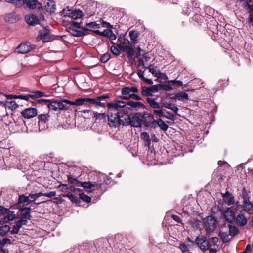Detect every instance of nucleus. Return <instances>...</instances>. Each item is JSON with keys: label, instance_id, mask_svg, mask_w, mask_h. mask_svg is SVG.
Here are the masks:
<instances>
[{"label": "nucleus", "instance_id": "24", "mask_svg": "<svg viewBox=\"0 0 253 253\" xmlns=\"http://www.w3.org/2000/svg\"><path fill=\"white\" fill-rule=\"evenodd\" d=\"M4 106L11 110H14L18 108V105L15 101H9L5 102L4 103Z\"/></svg>", "mask_w": 253, "mask_h": 253}, {"label": "nucleus", "instance_id": "54", "mask_svg": "<svg viewBox=\"0 0 253 253\" xmlns=\"http://www.w3.org/2000/svg\"><path fill=\"white\" fill-rule=\"evenodd\" d=\"M130 39L133 42H135L137 38V34L135 31H131L129 33Z\"/></svg>", "mask_w": 253, "mask_h": 253}, {"label": "nucleus", "instance_id": "15", "mask_svg": "<svg viewBox=\"0 0 253 253\" xmlns=\"http://www.w3.org/2000/svg\"><path fill=\"white\" fill-rule=\"evenodd\" d=\"M103 184L102 183H97L96 182H80V186L84 187V188L87 189L86 191L88 192H92L91 190H90L91 187H96L97 188H102Z\"/></svg>", "mask_w": 253, "mask_h": 253}, {"label": "nucleus", "instance_id": "60", "mask_svg": "<svg viewBox=\"0 0 253 253\" xmlns=\"http://www.w3.org/2000/svg\"><path fill=\"white\" fill-rule=\"evenodd\" d=\"M27 222V220L26 219L21 218V219L18 220L16 224H17L20 228L23 225H26Z\"/></svg>", "mask_w": 253, "mask_h": 253}, {"label": "nucleus", "instance_id": "49", "mask_svg": "<svg viewBox=\"0 0 253 253\" xmlns=\"http://www.w3.org/2000/svg\"><path fill=\"white\" fill-rule=\"evenodd\" d=\"M119 39H123V42L120 43V48L123 51L124 49H125V45H129V42L128 40H126L124 37H120Z\"/></svg>", "mask_w": 253, "mask_h": 253}, {"label": "nucleus", "instance_id": "43", "mask_svg": "<svg viewBox=\"0 0 253 253\" xmlns=\"http://www.w3.org/2000/svg\"><path fill=\"white\" fill-rule=\"evenodd\" d=\"M69 31L73 36L76 37H82L84 35V32L73 28H69Z\"/></svg>", "mask_w": 253, "mask_h": 253}, {"label": "nucleus", "instance_id": "27", "mask_svg": "<svg viewBox=\"0 0 253 253\" xmlns=\"http://www.w3.org/2000/svg\"><path fill=\"white\" fill-rule=\"evenodd\" d=\"M102 36L107 37L112 40H114L116 39V36L113 33L112 30L109 29L104 30L102 32Z\"/></svg>", "mask_w": 253, "mask_h": 253}, {"label": "nucleus", "instance_id": "45", "mask_svg": "<svg viewBox=\"0 0 253 253\" xmlns=\"http://www.w3.org/2000/svg\"><path fill=\"white\" fill-rule=\"evenodd\" d=\"M68 181L69 183L76 186H79L80 183L77 178H73L71 175L68 176Z\"/></svg>", "mask_w": 253, "mask_h": 253}, {"label": "nucleus", "instance_id": "35", "mask_svg": "<svg viewBox=\"0 0 253 253\" xmlns=\"http://www.w3.org/2000/svg\"><path fill=\"white\" fill-rule=\"evenodd\" d=\"M24 3L31 9H34L37 4V0H24Z\"/></svg>", "mask_w": 253, "mask_h": 253}, {"label": "nucleus", "instance_id": "30", "mask_svg": "<svg viewBox=\"0 0 253 253\" xmlns=\"http://www.w3.org/2000/svg\"><path fill=\"white\" fill-rule=\"evenodd\" d=\"M229 235L231 236H235L239 233V230L237 227L231 224H229Z\"/></svg>", "mask_w": 253, "mask_h": 253}, {"label": "nucleus", "instance_id": "44", "mask_svg": "<svg viewBox=\"0 0 253 253\" xmlns=\"http://www.w3.org/2000/svg\"><path fill=\"white\" fill-rule=\"evenodd\" d=\"M189 224L191 227L195 229H197L199 226V221L198 220L192 219L189 221Z\"/></svg>", "mask_w": 253, "mask_h": 253}, {"label": "nucleus", "instance_id": "10", "mask_svg": "<svg viewBox=\"0 0 253 253\" xmlns=\"http://www.w3.org/2000/svg\"><path fill=\"white\" fill-rule=\"evenodd\" d=\"M158 89L156 85L150 87L143 86L141 88V94L144 96L151 97L153 93L158 92Z\"/></svg>", "mask_w": 253, "mask_h": 253}, {"label": "nucleus", "instance_id": "57", "mask_svg": "<svg viewBox=\"0 0 253 253\" xmlns=\"http://www.w3.org/2000/svg\"><path fill=\"white\" fill-rule=\"evenodd\" d=\"M10 210L9 209L5 208L3 207L0 206V214L1 215H6L7 213H8L10 212Z\"/></svg>", "mask_w": 253, "mask_h": 253}, {"label": "nucleus", "instance_id": "56", "mask_svg": "<svg viewBox=\"0 0 253 253\" xmlns=\"http://www.w3.org/2000/svg\"><path fill=\"white\" fill-rule=\"evenodd\" d=\"M111 51L115 55H119L121 53L120 50L115 46H111Z\"/></svg>", "mask_w": 253, "mask_h": 253}, {"label": "nucleus", "instance_id": "1", "mask_svg": "<svg viewBox=\"0 0 253 253\" xmlns=\"http://www.w3.org/2000/svg\"><path fill=\"white\" fill-rule=\"evenodd\" d=\"M125 113L122 111H108V124L110 127H116L120 125H123Z\"/></svg>", "mask_w": 253, "mask_h": 253}, {"label": "nucleus", "instance_id": "42", "mask_svg": "<svg viewBox=\"0 0 253 253\" xmlns=\"http://www.w3.org/2000/svg\"><path fill=\"white\" fill-rule=\"evenodd\" d=\"M149 72L151 73V74L154 76L156 77H160V73L159 72H157L155 68L153 65H150L148 67Z\"/></svg>", "mask_w": 253, "mask_h": 253}, {"label": "nucleus", "instance_id": "29", "mask_svg": "<svg viewBox=\"0 0 253 253\" xmlns=\"http://www.w3.org/2000/svg\"><path fill=\"white\" fill-rule=\"evenodd\" d=\"M155 122L163 131H166L168 129L169 126L166 124L161 119L159 118L155 120Z\"/></svg>", "mask_w": 253, "mask_h": 253}, {"label": "nucleus", "instance_id": "61", "mask_svg": "<svg viewBox=\"0 0 253 253\" xmlns=\"http://www.w3.org/2000/svg\"><path fill=\"white\" fill-rule=\"evenodd\" d=\"M250 7V12L251 13L249 15V21L251 25L253 26V8L251 6H249Z\"/></svg>", "mask_w": 253, "mask_h": 253}, {"label": "nucleus", "instance_id": "46", "mask_svg": "<svg viewBox=\"0 0 253 253\" xmlns=\"http://www.w3.org/2000/svg\"><path fill=\"white\" fill-rule=\"evenodd\" d=\"M122 98L125 100H128L130 98H132L137 101L141 100V98L140 97L134 94H131L130 95H129V96H123L122 97Z\"/></svg>", "mask_w": 253, "mask_h": 253}, {"label": "nucleus", "instance_id": "17", "mask_svg": "<svg viewBox=\"0 0 253 253\" xmlns=\"http://www.w3.org/2000/svg\"><path fill=\"white\" fill-rule=\"evenodd\" d=\"M235 221L237 225L240 227H244L248 223L247 218L242 213H239L237 216H235Z\"/></svg>", "mask_w": 253, "mask_h": 253}, {"label": "nucleus", "instance_id": "48", "mask_svg": "<svg viewBox=\"0 0 253 253\" xmlns=\"http://www.w3.org/2000/svg\"><path fill=\"white\" fill-rule=\"evenodd\" d=\"M111 58V55L109 53H106L103 54L100 58V61L102 63L107 62Z\"/></svg>", "mask_w": 253, "mask_h": 253}, {"label": "nucleus", "instance_id": "5", "mask_svg": "<svg viewBox=\"0 0 253 253\" xmlns=\"http://www.w3.org/2000/svg\"><path fill=\"white\" fill-rule=\"evenodd\" d=\"M126 103L120 100H116L114 103H108L106 107L108 108V111H122V109L124 108Z\"/></svg>", "mask_w": 253, "mask_h": 253}, {"label": "nucleus", "instance_id": "21", "mask_svg": "<svg viewBox=\"0 0 253 253\" xmlns=\"http://www.w3.org/2000/svg\"><path fill=\"white\" fill-rule=\"evenodd\" d=\"M157 98H153L152 97H147L146 101L148 103L149 106L155 109H159L160 105L159 103L156 101Z\"/></svg>", "mask_w": 253, "mask_h": 253}, {"label": "nucleus", "instance_id": "25", "mask_svg": "<svg viewBox=\"0 0 253 253\" xmlns=\"http://www.w3.org/2000/svg\"><path fill=\"white\" fill-rule=\"evenodd\" d=\"M64 197H68L72 202L76 204H79L80 202V197L78 198L77 196L70 193H68L66 194L63 195Z\"/></svg>", "mask_w": 253, "mask_h": 253}, {"label": "nucleus", "instance_id": "59", "mask_svg": "<svg viewBox=\"0 0 253 253\" xmlns=\"http://www.w3.org/2000/svg\"><path fill=\"white\" fill-rule=\"evenodd\" d=\"M167 115H164V117L170 119L171 120H174L175 119V116L174 114L172 113H170L169 112L167 111L166 112Z\"/></svg>", "mask_w": 253, "mask_h": 253}, {"label": "nucleus", "instance_id": "4", "mask_svg": "<svg viewBox=\"0 0 253 253\" xmlns=\"http://www.w3.org/2000/svg\"><path fill=\"white\" fill-rule=\"evenodd\" d=\"M109 98L108 94H105L103 95L97 97L95 98H89V106L95 105L96 106H99L102 108L106 107L105 102H101V101H104Z\"/></svg>", "mask_w": 253, "mask_h": 253}, {"label": "nucleus", "instance_id": "64", "mask_svg": "<svg viewBox=\"0 0 253 253\" xmlns=\"http://www.w3.org/2000/svg\"><path fill=\"white\" fill-rule=\"evenodd\" d=\"M20 228V227L17 224H16L13 228V229L11 231V233L12 234L18 233Z\"/></svg>", "mask_w": 253, "mask_h": 253}, {"label": "nucleus", "instance_id": "40", "mask_svg": "<svg viewBox=\"0 0 253 253\" xmlns=\"http://www.w3.org/2000/svg\"><path fill=\"white\" fill-rule=\"evenodd\" d=\"M46 6L51 7L50 8L47 7V10H49L50 12H54L56 9L55 3L53 0H49Z\"/></svg>", "mask_w": 253, "mask_h": 253}, {"label": "nucleus", "instance_id": "14", "mask_svg": "<svg viewBox=\"0 0 253 253\" xmlns=\"http://www.w3.org/2000/svg\"><path fill=\"white\" fill-rule=\"evenodd\" d=\"M21 114L24 118L30 119L37 115V111L35 108H28L23 110Z\"/></svg>", "mask_w": 253, "mask_h": 253}, {"label": "nucleus", "instance_id": "19", "mask_svg": "<svg viewBox=\"0 0 253 253\" xmlns=\"http://www.w3.org/2000/svg\"><path fill=\"white\" fill-rule=\"evenodd\" d=\"M89 98H80L75 100V101H71V105L81 106L88 105L89 106Z\"/></svg>", "mask_w": 253, "mask_h": 253}, {"label": "nucleus", "instance_id": "8", "mask_svg": "<svg viewBox=\"0 0 253 253\" xmlns=\"http://www.w3.org/2000/svg\"><path fill=\"white\" fill-rule=\"evenodd\" d=\"M37 103L41 104L42 105H47L48 106V108L50 110H53L55 111H58L57 100H54L40 99L38 100Z\"/></svg>", "mask_w": 253, "mask_h": 253}, {"label": "nucleus", "instance_id": "16", "mask_svg": "<svg viewBox=\"0 0 253 253\" xmlns=\"http://www.w3.org/2000/svg\"><path fill=\"white\" fill-rule=\"evenodd\" d=\"M25 20L27 23L30 26H34L40 23L38 17L33 14L26 15Z\"/></svg>", "mask_w": 253, "mask_h": 253}, {"label": "nucleus", "instance_id": "7", "mask_svg": "<svg viewBox=\"0 0 253 253\" xmlns=\"http://www.w3.org/2000/svg\"><path fill=\"white\" fill-rule=\"evenodd\" d=\"M62 13L64 16L71 17L73 19H78L83 16V12L79 9L71 10L68 9H64Z\"/></svg>", "mask_w": 253, "mask_h": 253}, {"label": "nucleus", "instance_id": "18", "mask_svg": "<svg viewBox=\"0 0 253 253\" xmlns=\"http://www.w3.org/2000/svg\"><path fill=\"white\" fill-rule=\"evenodd\" d=\"M243 211L249 214H253V202H251L248 199H244V209Z\"/></svg>", "mask_w": 253, "mask_h": 253}, {"label": "nucleus", "instance_id": "26", "mask_svg": "<svg viewBox=\"0 0 253 253\" xmlns=\"http://www.w3.org/2000/svg\"><path fill=\"white\" fill-rule=\"evenodd\" d=\"M50 117V115L47 113L44 114H40L38 116L39 125L45 123L48 120Z\"/></svg>", "mask_w": 253, "mask_h": 253}, {"label": "nucleus", "instance_id": "58", "mask_svg": "<svg viewBox=\"0 0 253 253\" xmlns=\"http://www.w3.org/2000/svg\"><path fill=\"white\" fill-rule=\"evenodd\" d=\"M219 236L224 242H227L229 240V236L226 233L220 232Z\"/></svg>", "mask_w": 253, "mask_h": 253}, {"label": "nucleus", "instance_id": "51", "mask_svg": "<svg viewBox=\"0 0 253 253\" xmlns=\"http://www.w3.org/2000/svg\"><path fill=\"white\" fill-rule=\"evenodd\" d=\"M179 248L181 250L183 253H190L187 245L185 243H180Z\"/></svg>", "mask_w": 253, "mask_h": 253}, {"label": "nucleus", "instance_id": "37", "mask_svg": "<svg viewBox=\"0 0 253 253\" xmlns=\"http://www.w3.org/2000/svg\"><path fill=\"white\" fill-rule=\"evenodd\" d=\"M21 214L22 215V218L24 219H29L30 217V212L29 209L25 208L23 209L21 211Z\"/></svg>", "mask_w": 253, "mask_h": 253}, {"label": "nucleus", "instance_id": "62", "mask_svg": "<svg viewBox=\"0 0 253 253\" xmlns=\"http://www.w3.org/2000/svg\"><path fill=\"white\" fill-rule=\"evenodd\" d=\"M129 104L131 105L133 107H139L141 105V103L139 102H133V101H130L129 102Z\"/></svg>", "mask_w": 253, "mask_h": 253}, {"label": "nucleus", "instance_id": "2", "mask_svg": "<svg viewBox=\"0 0 253 253\" xmlns=\"http://www.w3.org/2000/svg\"><path fill=\"white\" fill-rule=\"evenodd\" d=\"M125 120H124L123 126L130 125L134 127H140L142 125V120L140 114L136 113L133 115L125 114Z\"/></svg>", "mask_w": 253, "mask_h": 253}, {"label": "nucleus", "instance_id": "22", "mask_svg": "<svg viewBox=\"0 0 253 253\" xmlns=\"http://www.w3.org/2000/svg\"><path fill=\"white\" fill-rule=\"evenodd\" d=\"M30 98L34 99L36 98H41L42 97H47V95L41 91L37 90L35 91H31L29 94Z\"/></svg>", "mask_w": 253, "mask_h": 253}, {"label": "nucleus", "instance_id": "63", "mask_svg": "<svg viewBox=\"0 0 253 253\" xmlns=\"http://www.w3.org/2000/svg\"><path fill=\"white\" fill-rule=\"evenodd\" d=\"M55 195H56L55 191H50L49 192L45 193L43 194V196L49 197V198L53 197L55 196Z\"/></svg>", "mask_w": 253, "mask_h": 253}, {"label": "nucleus", "instance_id": "41", "mask_svg": "<svg viewBox=\"0 0 253 253\" xmlns=\"http://www.w3.org/2000/svg\"><path fill=\"white\" fill-rule=\"evenodd\" d=\"M6 2L11 3L15 5L20 7L24 3V0H4Z\"/></svg>", "mask_w": 253, "mask_h": 253}, {"label": "nucleus", "instance_id": "38", "mask_svg": "<svg viewBox=\"0 0 253 253\" xmlns=\"http://www.w3.org/2000/svg\"><path fill=\"white\" fill-rule=\"evenodd\" d=\"M141 138L145 141V145H149L151 143V139L147 132H143L141 134Z\"/></svg>", "mask_w": 253, "mask_h": 253}, {"label": "nucleus", "instance_id": "6", "mask_svg": "<svg viewBox=\"0 0 253 253\" xmlns=\"http://www.w3.org/2000/svg\"><path fill=\"white\" fill-rule=\"evenodd\" d=\"M222 217L229 223H233L235 219V213L231 208H225L222 213Z\"/></svg>", "mask_w": 253, "mask_h": 253}, {"label": "nucleus", "instance_id": "32", "mask_svg": "<svg viewBox=\"0 0 253 253\" xmlns=\"http://www.w3.org/2000/svg\"><path fill=\"white\" fill-rule=\"evenodd\" d=\"M6 22L9 23H14L17 21L16 14L14 13H11L6 15L4 18Z\"/></svg>", "mask_w": 253, "mask_h": 253}, {"label": "nucleus", "instance_id": "39", "mask_svg": "<svg viewBox=\"0 0 253 253\" xmlns=\"http://www.w3.org/2000/svg\"><path fill=\"white\" fill-rule=\"evenodd\" d=\"M10 227L7 225L2 226L0 228V235L1 236L5 235L10 230Z\"/></svg>", "mask_w": 253, "mask_h": 253}, {"label": "nucleus", "instance_id": "34", "mask_svg": "<svg viewBox=\"0 0 253 253\" xmlns=\"http://www.w3.org/2000/svg\"><path fill=\"white\" fill-rule=\"evenodd\" d=\"M93 118H95V120H99L100 121H104L106 118L105 113H98L97 112H94Z\"/></svg>", "mask_w": 253, "mask_h": 253}, {"label": "nucleus", "instance_id": "33", "mask_svg": "<svg viewBox=\"0 0 253 253\" xmlns=\"http://www.w3.org/2000/svg\"><path fill=\"white\" fill-rule=\"evenodd\" d=\"M15 218V214L13 211H11L8 213H7L3 218V221L5 222H8L10 221L13 220Z\"/></svg>", "mask_w": 253, "mask_h": 253}, {"label": "nucleus", "instance_id": "3", "mask_svg": "<svg viewBox=\"0 0 253 253\" xmlns=\"http://www.w3.org/2000/svg\"><path fill=\"white\" fill-rule=\"evenodd\" d=\"M207 234L214 231L216 227V220L212 216H208L203 219Z\"/></svg>", "mask_w": 253, "mask_h": 253}, {"label": "nucleus", "instance_id": "11", "mask_svg": "<svg viewBox=\"0 0 253 253\" xmlns=\"http://www.w3.org/2000/svg\"><path fill=\"white\" fill-rule=\"evenodd\" d=\"M33 48V45L29 42L22 43L16 48V52L19 53L25 54L30 51Z\"/></svg>", "mask_w": 253, "mask_h": 253}, {"label": "nucleus", "instance_id": "55", "mask_svg": "<svg viewBox=\"0 0 253 253\" xmlns=\"http://www.w3.org/2000/svg\"><path fill=\"white\" fill-rule=\"evenodd\" d=\"M58 188L61 191L66 192L69 189L67 184H61L58 186Z\"/></svg>", "mask_w": 253, "mask_h": 253}, {"label": "nucleus", "instance_id": "36", "mask_svg": "<svg viewBox=\"0 0 253 253\" xmlns=\"http://www.w3.org/2000/svg\"><path fill=\"white\" fill-rule=\"evenodd\" d=\"M123 51L130 56H133L135 54L134 49L132 47L129 45H126L125 46V49H124Z\"/></svg>", "mask_w": 253, "mask_h": 253}, {"label": "nucleus", "instance_id": "53", "mask_svg": "<svg viewBox=\"0 0 253 253\" xmlns=\"http://www.w3.org/2000/svg\"><path fill=\"white\" fill-rule=\"evenodd\" d=\"M129 87H124L122 89L121 93L124 96H129L130 93Z\"/></svg>", "mask_w": 253, "mask_h": 253}, {"label": "nucleus", "instance_id": "28", "mask_svg": "<svg viewBox=\"0 0 253 253\" xmlns=\"http://www.w3.org/2000/svg\"><path fill=\"white\" fill-rule=\"evenodd\" d=\"M163 105L165 108L172 110L175 113H177L178 111V108L177 107L172 103L164 102Z\"/></svg>", "mask_w": 253, "mask_h": 253}, {"label": "nucleus", "instance_id": "23", "mask_svg": "<svg viewBox=\"0 0 253 253\" xmlns=\"http://www.w3.org/2000/svg\"><path fill=\"white\" fill-rule=\"evenodd\" d=\"M100 24L97 23L96 22H91L86 24L85 26L82 28L84 31H87L90 29H98L100 28Z\"/></svg>", "mask_w": 253, "mask_h": 253}, {"label": "nucleus", "instance_id": "52", "mask_svg": "<svg viewBox=\"0 0 253 253\" xmlns=\"http://www.w3.org/2000/svg\"><path fill=\"white\" fill-rule=\"evenodd\" d=\"M153 113L156 118L164 117V113L162 109H155L153 111Z\"/></svg>", "mask_w": 253, "mask_h": 253}, {"label": "nucleus", "instance_id": "13", "mask_svg": "<svg viewBox=\"0 0 253 253\" xmlns=\"http://www.w3.org/2000/svg\"><path fill=\"white\" fill-rule=\"evenodd\" d=\"M38 38L42 39L43 42H49L50 39L49 29L46 27L42 30L39 31Z\"/></svg>", "mask_w": 253, "mask_h": 253}, {"label": "nucleus", "instance_id": "12", "mask_svg": "<svg viewBox=\"0 0 253 253\" xmlns=\"http://www.w3.org/2000/svg\"><path fill=\"white\" fill-rule=\"evenodd\" d=\"M71 103V101L67 99L57 100L58 111H66L69 110Z\"/></svg>", "mask_w": 253, "mask_h": 253}, {"label": "nucleus", "instance_id": "20", "mask_svg": "<svg viewBox=\"0 0 253 253\" xmlns=\"http://www.w3.org/2000/svg\"><path fill=\"white\" fill-rule=\"evenodd\" d=\"M223 199L225 203L228 206L233 205L234 203V199L231 194L226 192L223 196Z\"/></svg>", "mask_w": 253, "mask_h": 253}, {"label": "nucleus", "instance_id": "50", "mask_svg": "<svg viewBox=\"0 0 253 253\" xmlns=\"http://www.w3.org/2000/svg\"><path fill=\"white\" fill-rule=\"evenodd\" d=\"M79 196H80V200L82 199L84 201L87 202V203H89L91 201V197L87 196L86 194H85L84 193L80 194Z\"/></svg>", "mask_w": 253, "mask_h": 253}, {"label": "nucleus", "instance_id": "9", "mask_svg": "<svg viewBox=\"0 0 253 253\" xmlns=\"http://www.w3.org/2000/svg\"><path fill=\"white\" fill-rule=\"evenodd\" d=\"M195 242L202 250L206 251L209 249V243L206 237L198 236L197 237Z\"/></svg>", "mask_w": 253, "mask_h": 253}, {"label": "nucleus", "instance_id": "31", "mask_svg": "<svg viewBox=\"0 0 253 253\" xmlns=\"http://www.w3.org/2000/svg\"><path fill=\"white\" fill-rule=\"evenodd\" d=\"M18 202L23 205H27L31 202L29 196H25L24 195H21L19 196Z\"/></svg>", "mask_w": 253, "mask_h": 253}, {"label": "nucleus", "instance_id": "47", "mask_svg": "<svg viewBox=\"0 0 253 253\" xmlns=\"http://www.w3.org/2000/svg\"><path fill=\"white\" fill-rule=\"evenodd\" d=\"M176 96L178 98L179 100L180 99H188V95L186 93L183 91H180L176 94Z\"/></svg>", "mask_w": 253, "mask_h": 253}]
</instances>
